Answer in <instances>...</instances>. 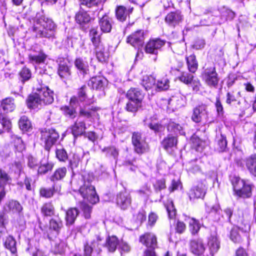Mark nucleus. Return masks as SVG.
<instances>
[{"mask_svg":"<svg viewBox=\"0 0 256 256\" xmlns=\"http://www.w3.org/2000/svg\"><path fill=\"white\" fill-rule=\"evenodd\" d=\"M54 100L53 91L48 86L39 85L36 88L35 92L28 96L26 104L30 108L39 109L44 106L51 104Z\"/></svg>","mask_w":256,"mask_h":256,"instance_id":"obj_1","label":"nucleus"},{"mask_svg":"<svg viewBox=\"0 0 256 256\" xmlns=\"http://www.w3.org/2000/svg\"><path fill=\"white\" fill-rule=\"evenodd\" d=\"M56 25L52 19L44 16H36L34 20L32 30L37 38H52Z\"/></svg>","mask_w":256,"mask_h":256,"instance_id":"obj_2","label":"nucleus"},{"mask_svg":"<svg viewBox=\"0 0 256 256\" xmlns=\"http://www.w3.org/2000/svg\"><path fill=\"white\" fill-rule=\"evenodd\" d=\"M231 182L236 195L242 198H249L251 196L252 186L249 183L236 176L232 177Z\"/></svg>","mask_w":256,"mask_h":256,"instance_id":"obj_3","label":"nucleus"},{"mask_svg":"<svg viewBox=\"0 0 256 256\" xmlns=\"http://www.w3.org/2000/svg\"><path fill=\"white\" fill-rule=\"evenodd\" d=\"M91 41L94 46V50L98 60L101 62H105L108 58L105 48L101 42L100 36L98 34L97 30L92 28L90 32Z\"/></svg>","mask_w":256,"mask_h":256,"instance_id":"obj_4","label":"nucleus"},{"mask_svg":"<svg viewBox=\"0 0 256 256\" xmlns=\"http://www.w3.org/2000/svg\"><path fill=\"white\" fill-rule=\"evenodd\" d=\"M79 191L84 199L92 204L99 201V198L96 193L95 188L89 180L84 181L83 185L80 187Z\"/></svg>","mask_w":256,"mask_h":256,"instance_id":"obj_5","label":"nucleus"},{"mask_svg":"<svg viewBox=\"0 0 256 256\" xmlns=\"http://www.w3.org/2000/svg\"><path fill=\"white\" fill-rule=\"evenodd\" d=\"M140 242L148 248L144 256H156L154 250L157 246V240L156 236L154 234H144L140 236Z\"/></svg>","mask_w":256,"mask_h":256,"instance_id":"obj_6","label":"nucleus"},{"mask_svg":"<svg viewBox=\"0 0 256 256\" xmlns=\"http://www.w3.org/2000/svg\"><path fill=\"white\" fill-rule=\"evenodd\" d=\"M40 133V140L48 150L56 143L60 136L58 132L53 128H44Z\"/></svg>","mask_w":256,"mask_h":256,"instance_id":"obj_7","label":"nucleus"},{"mask_svg":"<svg viewBox=\"0 0 256 256\" xmlns=\"http://www.w3.org/2000/svg\"><path fill=\"white\" fill-rule=\"evenodd\" d=\"M202 78L205 83L211 88H216L220 80L214 66L206 68L202 72Z\"/></svg>","mask_w":256,"mask_h":256,"instance_id":"obj_8","label":"nucleus"},{"mask_svg":"<svg viewBox=\"0 0 256 256\" xmlns=\"http://www.w3.org/2000/svg\"><path fill=\"white\" fill-rule=\"evenodd\" d=\"M132 140L136 153L142 154L148 151V144L146 142L145 138L142 137L140 132H134L132 134Z\"/></svg>","mask_w":256,"mask_h":256,"instance_id":"obj_9","label":"nucleus"},{"mask_svg":"<svg viewBox=\"0 0 256 256\" xmlns=\"http://www.w3.org/2000/svg\"><path fill=\"white\" fill-rule=\"evenodd\" d=\"M144 34L141 30H137L127 38L126 42L132 46L139 50L144 44Z\"/></svg>","mask_w":256,"mask_h":256,"instance_id":"obj_10","label":"nucleus"},{"mask_svg":"<svg viewBox=\"0 0 256 256\" xmlns=\"http://www.w3.org/2000/svg\"><path fill=\"white\" fill-rule=\"evenodd\" d=\"M208 118V112L206 105H200L194 108L192 120L194 122L198 123L203 120H206Z\"/></svg>","mask_w":256,"mask_h":256,"instance_id":"obj_11","label":"nucleus"},{"mask_svg":"<svg viewBox=\"0 0 256 256\" xmlns=\"http://www.w3.org/2000/svg\"><path fill=\"white\" fill-rule=\"evenodd\" d=\"M206 192V186L203 182H199L194 186L188 192V196L190 200L195 199L203 198Z\"/></svg>","mask_w":256,"mask_h":256,"instance_id":"obj_12","label":"nucleus"},{"mask_svg":"<svg viewBox=\"0 0 256 256\" xmlns=\"http://www.w3.org/2000/svg\"><path fill=\"white\" fill-rule=\"evenodd\" d=\"M116 202L122 209L128 208L132 202L130 194L126 190L120 192L116 196Z\"/></svg>","mask_w":256,"mask_h":256,"instance_id":"obj_13","label":"nucleus"},{"mask_svg":"<svg viewBox=\"0 0 256 256\" xmlns=\"http://www.w3.org/2000/svg\"><path fill=\"white\" fill-rule=\"evenodd\" d=\"M165 44V41L160 39L150 40L145 46V51L146 53L156 54L158 50Z\"/></svg>","mask_w":256,"mask_h":256,"instance_id":"obj_14","label":"nucleus"},{"mask_svg":"<svg viewBox=\"0 0 256 256\" xmlns=\"http://www.w3.org/2000/svg\"><path fill=\"white\" fill-rule=\"evenodd\" d=\"M70 107L65 106L62 108V110L64 112L65 114L68 116L72 118L76 116V108L80 106L78 100L76 96H72L70 100Z\"/></svg>","mask_w":256,"mask_h":256,"instance_id":"obj_15","label":"nucleus"},{"mask_svg":"<svg viewBox=\"0 0 256 256\" xmlns=\"http://www.w3.org/2000/svg\"><path fill=\"white\" fill-rule=\"evenodd\" d=\"M190 250L195 255L199 256L202 254L205 250L202 240L200 238L192 240L190 242Z\"/></svg>","mask_w":256,"mask_h":256,"instance_id":"obj_16","label":"nucleus"},{"mask_svg":"<svg viewBox=\"0 0 256 256\" xmlns=\"http://www.w3.org/2000/svg\"><path fill=\"white\" fill-rule=\"evenodd\" d=\"M98 26L102 32H110L112 28V20L108 15L104 14L99 18Z\"/></svg>","mask_w":256,"mask_h":256,"instance_id":"obj_17","label":"nucleus"},{"mask_svg":"<svg viewBox=\"0 0 256 256\" xmlns=\"http://www.w3.org/2000/svg\"><path fill=\"white\" fill-rule=\"evenodd\" d=\"M208 246L211 255L216 254L220 248V241L216 236H210L208 241Z\"/></svg>","mask_w":256,"mask_h":256,"instance_id":"obj_18","label":"nucleus"},{"mask_svg":"<svg viewBox=\"0 0 256 256\" xmlns=\"http://www.w3.org/2000/svg\"><path fill=\"white\" fill-rule=\"evenodd\" d=\"M165 20L169 26L174 27L182 20V16L178 12H172L167 14Z\"/></svg>","mask_w":256,"mask_h":256,"instance_id":"obj_19","label":"nucleus"},{"mask_svg":"<svg viewBox=\"0 0 256 256\" xmlns=\"http://www.w3.org/2000/svg\"><path fill=\"white\" fill-rule=\"evenodd\" d=\"M106 84V80L101 76L92 77L88 82V85L96 90L103 89Z\"/></svg>","mask_w":256,"mask_h":256,"instance_id":"obj_20","label":"nucleus"},{"mask_svg":"<svg viewBox=\"0 0 256 256\" xmlns=\"http://www.w3.org/2000/svg\"><path fill=\"white\" fill-rule=\"evenodd\" d=\"M126 96L129 100L141 102L144 98V94L138 88H131L128 90Z\"/></svg>","mask_w":256,"mask_h":256,"instance_id":"obj_21","label":"nucleus"},{"mask_svg":"<svg viewBox=\"0 0 256 256\" xmlns=\"http://www.w3.org/2000/svg\"><path fill=\"white\" fill-rule=\"evenodd\" d=\"M79 214L78 210L76 208H70L66 212L65 217L66 225L70 226L72 225Z\"/></svg>","mask_w":256,"mask_h":256,"instance_id":"obj_22","label":"nucleus"},{"mask_svg":"<svg viewBox=\"0 0 256 256\" xmlns=\"http://www.w3.org/2000/svg\"><path fill=\"white\" fill-rule=\"evenodd\" d=\"M133 10L132 8H126L124 6H118L116 10V16L117 18L121 21L124 22L126 20L127 16Z\"/></svg>","mask_w":256,"mask_h":256,"instance_id":"obj_23","label":"nucleus"},{"mask_svg":"<svg viewBox=\"0 0 256 256\" xmlns=\"http://www.w3.org/2000/svg\"><path fill=\"white\" fill-rule=\"evenodd\" d=\"M54 166L52 162H48V160L44 158L40 162V166L38 169V173L40 174H44L52 170Z\"/></svg>","mask_w":256,"mask_h":256,"instance_id":"obj_24","label":"nucleus"},{"mask_svg":"<svg viewBox=\"0 0 256 256\" xmlns=\"http://www.w3.org/2000/svg\"><path fill=\"white\" fill-rule=\"evenodd\" d=\"M0 108L6 112H12L16 108L14 100L10 98L2 100L1 102Z\"/></svg>","mask_w":256,"mask_h":256,"instance_id":"obj_25","label":"nucleus"},{"mask_svg":"<svg viewBox=\"0 0 256 256\" xmlns=\"http://www.w3.org/2000/svg\"><path fill=\"white\" fill-rule=\"evenodd\" d=\"M100 240L98 238L90 242H86L84 246V256H92L94 248L98 246Z\"/></svg>","mask_w":256,"mask_h":256,"instance_id":"obj_26","label":"nucleus"},{"mask_svg":"<svg viewBox=\"0 0 256 256\" xmlns=\"http://www.w3.org/2000/svg\"><path fill=\"white\" fill-rule=\"evenodd\" d=\"M22 209V206L18 202L14 200L10 201L4 207L6 212H12L13 213L20 212Z\"/></svg>","mask_w":256,"mask_h":256,"instance_id":"obj_27","label":"nucleus"},{"mask_svg":"<svg viewBox=\"0 0 256 256\" xmlns=\"http://www.w3.org/2000/svg\"><path fill=\"white\" fill-rule=\"evenodd\" d=\"M246 166L250 172L256 176V154L248 158L246 161Z\"/></svg>","mask_w":256,"mask_h":256,"instance_id":"obj_28","label":"nucleus"},{"mask_svg":"<svg viewBox=\"0 0 256 256\" xmlns=\"http://www.w3.org/2000/svg\"><path fill=\"white\" fill-rule=\"evenodd\" d=\"M66 172L67 169L66 167L59 168L50 176V180L54 182L62 180L65 177Z\"/></svg>","mask_w":256,"mask_h":256,"instance_id":"obj_29","label":"nucleus"},{"mask_svg":"<svg viewBox=\"0 0 256 256\" xmlns=\"http://www.w3.org/2000/svg\"><path fill=\"white\" fill-rule=\"evenodd\" d=\"M72 132L74 137L82 134L86 129L85 124L83 122H76L72 127Z\"/></svg>","mask_w":256,"mask_h":256,"instance_id":"obj_30","label":"nucleus"},{"mask_svg":"<svg viewBox=\"0 0 256 256\" xmlns=\"http://www.w3.org/2000/svg\"><path fill=\"white\" fill-rule=\"evenodd\" d=\"M76 22L80 25L88 24L90 20V15L84 11L78 12L75 16Z\"/></svg>","mask_w":256,"mask_h":256,"instance_id":"obj_31","label":"nucleus"},{"mask_svg":"<svg viewBox=\"0 0 256 256\" xmlns=\"http://www.w3.org/2000/svg\"><path fill=\"white\" fill-rule=\"evenodd\" d=\"M58 74L62 78H67L70 75V68L64 60L60 62Z\"/></svg>","mask_w":256,"mask_h":256,"instance_id":"obj_32","label":"nucleus"},{"mask_svg":"<svg viewBox=\"0 0 256 256\" xmlns=\"http://www.w3.org/2000/svg\"><path fill=\"white\" fill-rule=\"evenodd\" d=\"M74 65L80 72L84 74L88 71V65L86 61L82 58H78L75 60Z\"/></svg>","mask_w":256,"mask_h":256,"instance_id":"obj_33","label":"nucleus"},{"mask_svg":"<svg viewBox=\"0 0 256 256\" xmlns=\"http://www.w3.org/2000/svg\"><path fill=\"white\" fill-rule=\"evenodd\" d=\"M192 147L196 151L201 152L205 146V142L201 140L196 135L194 134L190 138Z\"/></svg>","mask_w":256,"mask_h":256,"instance_id":"obj_34","label":"nucleus"},{"mask_svg":"<svg viewBox=\"0 0 256 256\" xmlns=\"http://www.w3.org/2000/svg\"><path fill=\"white\" fill-rule=\"evenodd\" d=\"M60 191V188H58L54 184L52 188H42L40 190V194L42 197L50 198L52 196L54 192H59Z\"/></svg>","mask_w":256,"mask_h":256,"instance_id":"obj_35","label":"nucleus"},{"mask_svg":"<svg viewBox=\"0 0 256 256\" xmlns=\"http://www.w3.org/2000/svg\"><path fill=\"white\" fill-rule=\"evenodd\" d=\"M186 58L189 71L192 73L195 72L198 67V64L195 55L191 54L186 56Z\"/></svg>","mask_w":256,"mask_h":256,"instance_id":"obj_36","label":"nucleus"},{"mask_svg":"<svg viewBox=\"0 0 256 256\" xmlns=\"http://www.w3.org/2000/svg\"><path fill=\"white\" fill-rule=\"evenodd\" d=\"M141 84L146 90H149L156 84L155 78L151 75L144 76Z\"/></svg>","mask_w":256,"mask_h":256,"instance_id":"obj_37","label":"nucleus"},{"mask_svg":"<svg viewBox=\"0 0 256 256\" xmlns=\"http://www.w3.org/2000/svg\"><path fill=\"white\" fill-rule=\"evenodd\" d=\"M183 99L181 96H174L170 99L168 101V106L174 110L183 106Z\"/></svg>","mask_w":256,"mask_h":256,"instance_id":"obj_38","label":"nucleus"},{"mask_svg":"<svg viewBox=\"0 0 256 256\" xmlns=\"http://www.w3.org/2000/svg\"><path fill=\"white\" fill-rule=\"evenodd\" d=\"M118 244V238L116 236H112L106 239V246L109 252H114L116 250Z\"/></svg>","mask_w":256,"mask_h":256,"instance_id":"obj_39","label":"nucleus"},{"mask_svg":"<svg viewBox=\"0 0 256 256\" xmlns=\"http://www.w3.org/2000/svg\"><path fill=\"white\" fill-rule=\"evenodd\" d=\"M177 138L176 136L168 135L164 138L162 144L164 149L168 150L169 148H172L176 145Z\"/></svg>","mask_w":256,"mask_h":256,"instance_id":"obj_40","label":"nucleus"},{"mask_svg":"<svg viewBox=\"0 0 256 256\" xmlns=\"http://www.w3.org/2000/svg\"><path fill=\"white\" fill-rule=\"evenodd\" d=\"M24 163L20 161H14L10 164L9 169L11 172L18 174L19 176L23 171Z\"/></svg>","mask_w":256,"mask_h":256,"instance_id":"obj_41","label":"nucleus"},{"mask_svg":"<svg viewBox=\"0 0 256 256\" xmlns=\"http://www.w3.org/2000/svg\"><path fill=\"white\" fill-rule=\"evenodd\" d=\"M46 58L47 56L42 52H40L38 55L30 54L28 56L30 61L32 63L36 64L44 63Z\"/></svg>","mask_w":256,"mask_h":256,"instance_id":"obj_42","label":"nucleus"},{"mask_svg":"<svg viewBox=\"0 0 256 256\" xmlns=\"http://www.w3.org/2000/svg\"><path fill=\"white\" fill-rule=\"evenodd\" d=\"M189 229L192 235L198 234L200 228L199 222L194 218H190L188 220Z\"/></svg>","mask_w":256,"mask_h":256,"instance_id":"obj_43","label":"nucleus"},{"mask_svg":"<svg viewBox=\"0 0 256 256\" xmlns=\"http://www.w3.org/2000/svg\"><path fill=\"white\" fill-rule=\"evenodd\" d=\"M16 241L12 236H8L6 238L4 246L6 248L10 250L12 254H15L16 252Z\"/></svg>","mask_w":256,"mask_h":256,"instance_id":"obj_44","label":"nucleus"},{"mask_svg":"<svg viewBox=\"0 0 256 256\" xmlns=\"http://www.w3.org/2000/svg\"><path fill=\"white\" fill-rule=\"evenodd\" d=\"M16 149L18 152H22L25 149V145L21 138L15 134L11 136Z\"/></svg>","mask_w":256,"mask_h":256,"instance_id":"obj_45","label":"nucleus"},{"mask_svg":"<svg viewBox=\"0 0 256 256\" xmlns=\"http://www.w3.org/2000/svg\"><path fill=\"white\" fill-rule=\"evenodd\" d=\"M224 212L225 214L226 215L228 220L230 222H231L232 218L234 220V222H236L238 224H243L244 222H243L242 218H241L240 216L238 218H237L235 214H234V216H232L233 211L230 208H226L224 210Z\"/></svg>","mask_w":256,"mask_h":256,"instance_id":"obj_46","label":"nucleus"},{"mask_svg":"<svg viewBox=\"0 0 256 256\" xmlns=\"http://www.w3.org/2000/svg\"><path fill=\"white\" fill-rule=\"evenodd\" d=\"M168 130L170 132H174L176 134L178 133L182 135L184 134L182 126L174 122H170L168 124Z\"/></svg>","mask_w":256,"mask_h":256,"instance_id":"obj_47","label":"nucleus"},{"mask_svg":"<svg viewBox=\"0 0 256 256\" xmlns=\"http://www.w3.org/2000/svg\"><path fill=\"white\" fill-rule=\"evenodd\" d=\"M42 213L46 216H51L54 214V208L50 202L44 204L41 208Z\"/></svg>","mask_w":256,"mask_h":256,"instance_id":"obj_48","label":"nucleus"},{"mask_svg":"<svg viewBox=\"0 0 256 256\" xmlns=\"http://www.w3.org/2000/svg\"><path fill=\"white\" fill-rule=\"evenodd\" d=\"M193 74L188 72H182L180 75L178 76V78L182 82L189 84H191L192 82L194 80Z\"/></svg>","mask_w":256,"mask_h":256,"instance_id":"obj_49","label":"nucleus"},{"mask_svg":"<svg viewBox=\"0 0 256 256\" xmlns=\"http://www.w3.org/2000/svg\"><path fill=\"white\" fill-rule=\"evenodd\" d=\"M170 82L168 79L165 77L162 79L158 80L156 84V88L159 90H168L170 87Z\"/></svg>","mask_w":256,"mask_h":256,"instance_id":"obj_50","label":"nucleus"},{"mask_svg":"<svg viewBox=\"0 0 256 256\" xmlns=\"http://www.w3.org/2000/svg\"><path fill=\"white\" fill-rule=\"evenodd\" d=\"M20 128L22 130H28L31 127V123L28 118L25 116H22L18 122Z\"/></svg>","mask_w":256,"mask_h":256,"instance_id":"obj_51","label":"nucleus"},{"mask_svg":"<svg viewBox=\"0 0 256 256\" xmlns=\"http://www.w3.org/2000/svg\"><path fill=\"white\" fill-rule=\"evenodd\" d=\"M141 106V102L129 100L126 106V110L128 112H135Z\"/></svg>","mask_w":256,"mask_h":256,"instance_id":"obj_52","label":"nucleus"},{"mask_svg":"<svg viewBox=\"0 0 256 256\" xmlns=\"http://www.w3.org/2000/svg\"><path fill=\"white\" fill-rule=\"evenodd\" d=\"M19 76L20 80L24 83L31 78L30 70L26 68H24L20 72Z\"/></svg>","mask_w":256,"mask_h":256,"instance_id":"obj_53","label":"nucleus"},{"mask_svg":"<svg viewBox=\"0 0 256 256\" xmlns=\"http://www.w3.org/2000/svg\"><path fill=\"white\" fill-rule=\"evenodd\" d=\"M86 88L87 87L86 86H83L78 90V97L76 98H78L80 104V102H86L88 98Z\"/></svg>","mask_w":256,"mask_h":256,"instance_id":"obj_54","label":"nucleus"},{"mask_svg":"<svg viewBox=\"0 0 256 256\" xmlns=\"http://www.w3.org/2000/svg\"><path fill=\"white\" fill-rule=\"evenodd\" d=\"M11 180L12 178L8 174L5 170L0 168V184L4 188L5 185Z\"/></svg>","mask_w":256,"mask_h":256,"instance_id":"obj_55","label":"nucleus"},{"mask_svg":"<svg viewBox=\"0 0 256 256\" xmlns=\"http://www.w3.org/2000/svg\"><path fill=\"white\" fill-rule=\"evenodd\" d=\"M80 208L83 212L84 216L85 218H90V214L92 210V207L88 204L85 202H83L80 203Z\"/></svg>","mask_w":256,"mask_h":256,"instance_id":"obj_56","label":"nucleus"},{"mask_svg":"<svg viewBox=\"0 0 256 256\" xmlns=\"http://www.w3.org/2000/svg\"><path fill=\"white\" fill-rule=\"evenodd\" d=\"M62 222L60 219H52L50 222V228L58 232L62 227Z\"/></svg>","mask_w":256,"mask_h":256,"instance_id":"obj_57","label":"nucleus"},{"mask_svg":"<svg viewBox=\"0 0 256 256\" xmlns=\"http://www.w3.org/2000/svg\"><path fill=\"white\" fill-rule=\"evenodd\" d=\"M144 124L148 126L150 129L154 130L155 132H160L164 129V126L158 123H152L148 122V120H144Z\"/></svg>","mask_w":256,"mask_h":256,"instance_id":"obj_58","label":"nucleus"},{"mask_svg":"<svg viewBox=\"0 0 256 256\" xmlns=\"http://www.w3.org/2000/svg\"><path fill=\"white\" fill-rule=\"evenodd\" d=\"M81 5L86 6L88 8L98 6L102 3V0H79Z\"/></svg>","mask_w":256,"mask_h":256,"instance_id":"obj_59","label":"nucleus"},{"mask_svg":"<svg viewBox=\"0 0 256 256\" xmlns=\"http://www.w3.org/2000/svg\"><path fill=\"white\" fill-rule=\"evenodd\" d=\"M102 151L106 153V155L108 156H112L114 158H116L118 154V150L114 146H110L105 148L102 149Z\"/></svg>","mask_w":256,"mask_h":256,"instance_id":"obj_60","label":"nucleus"},{"mask_svg":"<svg viewBox=\"0 0 256 256\" xmlns=\"http://www.w3.org/2000/svg\"><path fill=\"white\" fill-rule=\"evenodd\" d=\"M230 238L234 242H239L240 241V236L238 234V228L234 227L232 228L230 233Z\"/></svg>","mask_w":256,"mask_h":256,"instance_id":"obj_61","label":"nucleus"},{"mask_svg":"<svg viewBox=\"0 0 256 256\" xmlns=\"http://www.w3.org/2000/svg\"><path fill=\"white\" fill-rule=\"evenodd\" d=\"M227 142L226 138L222 135H221L220 138H218V150L220 152H223L226 148Z\"/></svg>","mask_w":256,"mask_h":256,"instance_id":"obj_62","label":"nucleus"},{"mask_svg":"<svg viewBox=\"0 0 256 256\" xmlns=\"http://www.w3.org/2000/svg\"><path fill=\"white\" fill-rule=\"evenodd\" d=\"M154 190L156 192H160L166 188V180L164 179L157 180L154 184Z\"/></svg>","mask_w":256,"mask_h":256,"instance_id":"obj_63","label":"nucleus"},{"mask_svg":"<svg viewBox=\"0 0 256 256\" xmlns=\"http://www.w3.org/2000/svg\"><path fill=\"white\" fill-rule=\"evenodd\" d=\"M215 106L216 110L218 116L220 117L222 116L224 114V108L219 97L216 98Z\"/></svg>","mask_w":256,"mask_h":256,"instance_id":"obj_64","label":"nucleus"}]
</instances>
